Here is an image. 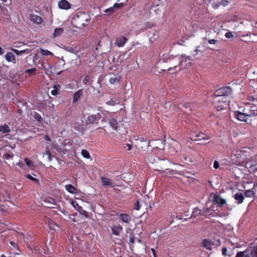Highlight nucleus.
Segmentation results:
<instances>
[{
	"label": "nucleus",
	"mask_w": 257,
	"mask_h": 257,
	"mask_svg": "<svg viewBox=\"0 0 257 257\" xmlns=\"http://www.w3.org/2000/svg\"><path fill=\"white\" fill-rule=\"evenodd\" d=\"M109 124L113 130L117 132L118 133H120L119 132L120 128L118 126V123L115 118L111 117L109 119Z\"/></svg>",
	"instance_id": "obj_13"
},
{
	"label": "nucleus",
	"mask_w": 257,
	"mask_h": 257,
	"mask_svg": "<svg viewBox=\"0 0 257 257\" xmlns=\"http://www.w3.org/2000/svg\"><path fill=\"white\" fill-rule=\"evenodd\" d=\"M225 97L213 98V103L218 111L222 110L225 106Z\"/></svg>",
	"instance_id": "obj_4"
},
{
	"label": "nucleus",
	"mask_w": 257,
	"mask_h": 257,
	"mask_svg": "<svg viewBox=\"0 0 257 257\" xmlns=\"http://www.w3.org/2000/svg\"><path fill=\"white\" fill-rule=\"evenodd\" d=\"M213 202L214 204L217 205L218 206H221L225 204V199L221 198L219 195H214Z\"/></svg>",
	"instance_id": "obj_16"
},
{
	"label": "nucleus",
	"mask_w": 257,
	"mask_h": 257,
	"mask_svg": "<svg viewBox=\"0 0 257 257\" xmlns=\"http://www.w3.org/2000/svg\"><path fill=\"white\" fill-rule=\"evenodd\" d=\"M111 230L113 234L118 236L122 232L123 228L121 225L118 224L116 225H113L111 228Z\"/></svg>",
	"instance_id": "obj_15"
},
{
	"label": "nucleus",
	"mask_w": 257,
	"mask_h": 257,
	"mask_svg": "<svg viewBox=\"0 0 257 257\" xmlns=\"http://www.w3.org/2000/svg\"><path fill=\"white\" fill-rule=\"evenodd\" d=\"M213 95L214 96L213 98H215L216 97H225V87H222L216 90L214 92Z\"/></svg>",
	"instance_id": "obj_18"
},
{
	"label": "nucleus",
	"mask_w": 257,
	"mask_h": 257,
	"mask_svg": "<svg viewBox=\"0 0 257 257\" xmlns=\"http://www.w3.org/2000/svg\"><path fill=\"white\" fill-rule=\"evenodd\" d=\"M24 162L28 167L34 166L33 162L28 158H25Z\"/></svg>",
	"instance_id": "obj_39"
},
{
	"label": "nucleus",
	"mask_w": 257,
	"mask_h": 257,
	"mask_svg": "<svg viewBox=\"0 0 257 257\" xmlns=\"http://www.w3.org/2000/svg\"><path fill=\"white\" fill-rule=\"evenodd\" d=\"M246 153V151L244 150H237L236 151V153L234 155L236 156V157L238 159H242L244 160L243 157L245 156L244 154Z\"/></svg>",
	"instance_id": "obj_28"
},
{
	"label": "nucleus",
	"mask_w": 257,
	"mask_h": 257,
	"mask_svg": "<svg viewBox=\"0 0 257 257\" xmlns=\"http://www.w3.org/2000/svg\"><path fill=\"white\" fill-rule=\"evenodd\" d=\"M26 177L29 179H30L32 182H33L34 183L38 184H39V181L37 179L33 177L30 174H28L25 175Z\"/></svg>",
	"instance_id": "obj_35"
},
{
	"label": "nucleus",
	"mask_w": 257,
	"mask_h": 257,
	"mask_svg": "<svg viewBox=\"0 0 257 257\" xmlns=\"http://www.w3.org/2000/svg\"><path fill=\"white\" fill-rule=\"evenodd\" d=\"M101 181L102 185L103 186H112V183L111 181L107 178L102 177L101 178Z\"/></svg>",
	"instance_id": "obj_22"
},
{
	"label": "nucleus",
	"mask_w": 257,
	"mask_h": 257,
	"mask_svg": "<svg viewBox=\"0 0 257 257\" xmlns=\"http://www.w3.org/2000/svg\"><path fill=\"white\" fill-rule=\"evenodd\" d=\"M62 213H63L64 215H66L67 211H66L64 209L61 211Z\"/></svg>",
	"instance_id": "obj_63"
},
{
	"label": "nucleus",
	"mask_w": 257,
	"mask_h": 257,
	"mask_svg": "<svg viewBox=\"0 0 257 257\" xmlns=\"http://www.w3.org/2000/svg\"><path fill=\"white\" fill-rule=\"evenodd\" d=\"M124 5H125L124 3H119V4L115 3L113 5V7H114V8L119 9V8H122L124 6Z\"/></svg>",
	"instance_id": "obj_42"
},
{
	"label": "nucleus",
	"mask_w": 257,
	"mask_h": 257,
	"mask_svg": "<svg viewBox=\"0 0 257 257\" xmlns=\"http://www.w3.org/2000/svg\"><path fill=\"white\" fill-rule=\"evenodd\" d=\"M89 82V76L87 75L85 78L83 80V83L85 85H88Z\"/></svg>",
	"instance_id": "obj_44"
},
{
	"label": "nucleus",
	"mask_w": 257,
	"mask_h": 257,
	"mask_svg": "<svg viewBox=\"0 0 257 257\" xmlns=\"http://www.w3.org/2000/svg\"><path fill=\"white\" fill-rule=\"evenodd\" d=\"M213 210V209L208 207L203 208V209L202 210L203 215H204L205 216L209 215L210 214H211L212 213Z\"/></svg>",
	"instance_id": "obj_33"
},
{
	"label": "nucleus",
	"mask_w": 257,
	"mask_h": 257,
	"mask_svg": "<svg viewBox=\"0 0 257 257\" xmlns=\"http://www.w3.org/2000/svg\"><path fill=\"white\" fill-rule=\"evenodd\" d=\"M99 119H98V117H97V115H96L95 114H92L90 115H89L87 117V118L86 119V124H97L98 123V120Z\"/></svg>",
	"instance_id": "obj_11"
},
{
	"label": "nucleus",
	"mask_w": 257,
	"mask_h": 257,
	"mask_svg": "<svg viewBox=\"0 0 257 257\" xmlns=\"http://www.w3.org/2000/svg\"><path fill=\"white\" fill-rule=\"evenodd\" d=\"M98 119L102 121H106L111 117V113L106 110H102L97 113Z\"/></svg>",
	"instance_id": "obj_6"
},
{
	"label": "nucleus",
	"mask_w": 257,
	"mask_h": 257,
	"mask_svg": "<svg viewBox=\"0 0 257 257\" xmlns=\"http://www.w3.org/2000/svg\"><path fill=\"white\" fill-rule=\"evenodd\" d=\"M44 201L46 203H49V205L47 206L50 208H56L57 204L56 203L55 199L52 197L46 198Z\"/></svg>",
	"instance_id": "obj_12"
},
{
	"label": "nucleus",
	"mask_w": 257,
	"mask_h": 257,
	"mask_svg": "<svg viewBox=\"0 0 257 257\" xmlns=\"http://www.w3.org/2000/svg\"><path fill=\"white\" fill-rule=\"evenodd\" d=\"M234 115L237 119L242 121H246L247 117L249 116L248 115L246 114L243 111V112L234 111Z\"/></svg>",
	"instance_id": "obj_9"
},
{
	"label": "nucleus",
	"mask_w": 257,
	"mask_h": 257,
	"mask_svg": "<svg viewBox=\"0 0 257 257\" xmlns=\"http://www.w3.org/2000/svg\"><path fill=\"white\" fill-rule=\"evenodd\" d=\"M233 96L232 88L230 86H226V97L229 96L232 98Z\"/></svg>",
	"instance_id": "obj_31"
},
{
	"label": "nucleus",
	"mask_w": 257,
	"mask_h": 257,
	"mask_svg": "<svg viewBox=\"0 0 257 257\" xmlns=\"http://www.w3.org/2000/svg\"><path fill=\"white\" fill-rule=\"evenodd\" d=\"M219 167V163L217 161H215L214 162L213 167L215 169H218Z\"/></svg>",
	"instance_id": "obj_54"
},
{
	"label": "nucleus",
	"mask_w": 257,
	"mask_h": 257,
	"mask_svg": "<svg viewBox=\"0 0 257 257\" xmlns=\"http://www.w3.org/2000/svg\"><path fill=\"white\" fill-rule=\"evenodd\" d=\"M244 256V252L242 251H239L237 253L235 257H243Z\"/></svg>",
	"instance_id": "obj_53"
},
{
	"label": "nucleus",
	"mask_w": 257,
	"mask_h": 257,
	"mask_svg": "<svg viewBox=\"0 0 257 257\" xmlns=\"http://www.w3.org/2000/svg\"><path fill=\"white\" fill-rule=\"evenodd\" d=\"M8 146H4V148H1L0 150L1 151V153L3 154V158L4 159H6L7 160H10V159H12L14 157V155L13 153L10 150H8L6 148V147ZM12 149H14L15 146H14V147H12V146H9Z\"/></svg>",
	"instance_id": "obj_5"
},
{
	"label": "nucleus",
	"mask_w": 257,
	"mask_h": 257,
	"mask_svg": "<svg viewBox=\"0 0 257 257\" xmlns=\"http://www.w3.org/2000/svg\"><path fill=\"white\" fill-rule=\"evenodd\" d=\"M226 38H234V35L232 34L230 32H228L226 33Z\"/></svg>",
	"instance_id": "obj_46"
},
{
	"label": "nucleus",
	"mask_w": 257,
	"mask_h": 257,
	"mask_svg": "<svg viewBox=\"0 0 257 257\" xmlns=\"http://www.w3.org/2000/svg\"><path fill=\"white\" fill-rule=\"evenodd\" d=\"M221 251H222V255L225 256V247H223L222 248Z\"/></svg>",
	"instance_id": "obj_57"
},
{
	"label": "nucleus",
	"mask_w": 257,
	"mask_h": 257,
	"mask_svg": "<svg viewBox=\"0 0 257 257\" xmlns=\"http://www.w3.org/2000/svg\"><path fill=\"white\" fill-rule=\"evenodd\" d=\"M1 9L3 11H8L7 9L4 7H0Z\"/></svg>",
	"instance_id": "obj_60"
},
{
	"label": "nucleus",
	"mask_w": 257,
	"mask_h": 257,
	"mask_svg": "<svg viewBox=\"0 0 257 257\" xmlns=\"http://www.w3.org/2000/svg\"><path fill=\"white\" fill-rule=\"evenodd\" d=\"M234 198L237 201L238 204H241L243 202L244 197L242 193H237L234 195Z\"/></svg>",
	"instance_id": "obj_23"
},
{
	"label": "nucleus",
	"mask_w": 257,
	"mask_h": 257,
	"mask_svg": "<svg viewBox=\"0 0 257 257\" xmlns=\"http://www.w3.org/2000/svg\"><path fill=\"white\" fill-rule=\"evenodd\" d=\"M6 60L9 62H12L13 64L17 63L16 56L12 52H8L5 55Z\"/></svg>",
	"instance_id": "obj_19"
},
{
	"label": "nucleus",
	"mask_w": 257,
	"mask_h": 257,
	"mask_svg": "<svg viewBox=\"0 0 257 257\" xmlns=\"http://www.w3.org/2000/svg\"><path fill=\"white\" fill-rule=\"evenodd\" d=\"M81 154H82V156L86 159H89L90 157L89 153L86 150H84V149L82 150Z\"/></svg>",
	"instance_id": "obj_37"
},
{
	"label": "nucleus",
	"mask_w": 257,
	"mask_h": 257,
	"mask_svg": "<svg viewBox=\"0 0 257 257\" xmlns=\"http://www.w3.org/2000/svg\"><path fill=\"white\" fill-rule=\"evenodd\" d=\"M71 204L75 209L78 211L80 214L84 216L86 218L88 217V212L86 210L83 209L82 207L79 206L76 201H72Z\"/></svg>",
	"instance_id": "obj_8"
},
{
	"label": "nucleus",
	"mask_w": 257,
	"mask_h": 257,
	"mask_svg": "<svg viewBox=\"0 0 257 257\" xmlns=\"http://www.w3.org/2000/svg\"><path fill=\"white\" fill-rule=\"evenodd\" d=\"M127 41V39L124 36H121L116 40V43L118 47H121L124 46Z\"/></svg>",
	"instance_id": "obj_21"
},
{
	"label": "nucleus",
	"mask_w": 257,
	"mask_h": 257,
	"mask_svg": "<svg viewBox=\"0 0 257 257\" xmlns=\"http://www.w3.org/2000/svg\"><path fill=\"white\" fill-rule=\"evenodd\" d=\"M135 209L137 210H139L140 209V202L139 200H137L135 203Z\"/></svg>",
	"instance_id": "obj_47"
},
{
	"label": "nucleus",
	"mask_w": 257,
	"mask_h": 257,
	"mask_svg": "<svg viewBox=\"0 0 257 257\" xmlns=\"http://www.w3.org/2000/svg\"><path fill=\"white\" fill-rule=\"evenodd\" d=\"M58 5L59 8L62 10H69L71 8V5L67 0L59 1Z\"/></svg>",
	"instance_id": "obj_10"
},
{
	"label": "nucleus",
	"mask_w": 257,
	"mask_h": 257,
	"mask_svg": "<svg viewBox=\"0 0 257 257\" xmlns=\"http://www.w3.org/2000/svg\"><path fill=\"white\" fill-rule=\"evenodd\" d=\"M45 140L47 141H51V138L47 135H46L45 137Z\"/></svg>",
	"instance_id": "obj_56"
},
{
	"label": "nucleus",
	"mask_w": 257,
	"mask_h": 257,
	"mask_svg": "<svg viewBox=\"0 0 257 257\" xmlns=\"http://www.w3.org/2000/svg\"><path fill=\"white\" fill-rule=\"evenodd\" d=\"M248 99L251 101L254 102V103H255V101L257 100L256 98H254L253 96H248Z\"/></svg>",
	"instance_id": "obj_49"
},
{
	"label": "nucleus",
	"mask_w": 257,
	"mask_h": 257,
	"mask_svg": "<svg viewBox=\"0 0 257 257\" xmlns=\"http://www.w3.org/2000/svg\"><path fill=\"white\" fill-rule=\"evenodd\" d=\"M11 50L18 55H20L25 53L28 54L30 52V51L29 49H25L19 51L16 49L11 48Z\"/></svg>",
	"instance_id": "obj_29"
},
{
	"label": "nucleus",
	"mask_w": 257,
	"mask_h": 257,
	"mask_svg": "<svg viewBox=\"0 0 257 257\" xmlns=\"http://www.w3.org/2000/svg\"><path fill=\"white\" fill-rule=\"evenodd\" d=\"M60 88V86L59 84H56L53 86V89L51 91V94L55 96L58 94V92Z\"/></svg>",
	"instance_id": "obj_30"
},
{
	"label": "nucleus",
	"mask_w": 257,
	"mask_h": 257,
	"mask_svg": "<svg viewBox=\"0 0 257 257\" xmlns=\"http://www.w3.org/2000/svg\"><path fill=\"white\" fill-rule=\"evenodd\" d=\"M237 20V17L236 16H234L233 18H232L231 20H228L229 21H236Z\"/></svg>",
	"instance_id": "obj_61"
},
{
	"label": "nucleus",
	"mask_w": 257,
	"mask_h": 257,
	"mask_svg": "<svg viewBox=\"0 0 257 257\" xmlns=\"http://www.w3.org/2000/svg\"><path fill=\"white\" fill-rule=\"evenodd\" d=\"M4 53V49L0 47V55H3Z\"/></svg>",
	"instance_id": "obj_59"
},
{
	"label": "nucleus",
	"mask_w": 257,
	"mask_h": 257,
	"mask_svg": "<svg viewBox=\"0 0 257 257\" xmlns=\"http://www.w3.org/2000/svg\"><path fill=\"white\" fill-rule=\"evenodd\" d=\"M222 5V6H224L225 5V4H224V1H222L221 2H219L218 4H216V5H214V8H218L220 5Z\"/></svg>",
	"instance_id": "obj_50"
},
{
	"label": "nucleus",
	"mask_w": 257,
	"mask_h": 257,
	"mask_svg": "<svg viewBox=\"0 0 257 257\" xmlns=\"http://www.w3.org/2000/svg\"><path fill=\"white\" fill-rule=\"evenodd\" d=\"M17 165L19 166L22 169L25 168V164L22 162H19L17 163Z\"/></svg>",
	"instance_id": "obj_51"
},
{
	"label": "nucleus",
	"mask_w": 257,
	"mask_h": 257,
	"mask_svg": "<svg viewBox=\"0 0 257 257\" xmlns=\"http://www.w3.org/2000/svg\"><path fill=\"white\" fill-rule=\"evenodd\" d=\"M216 42V40L214 39H210L208 41V43L210 44H215Z\"/></svg>",
	"instance_id": "obj_55"
},
{
	"label": "nucleus",
	"mask_w": 257,
	"mask_h": 257,
	"mask_svg": "<svg viewBox=\"0 0 257 257\" xmlns=\"http://www.w3.org/2000/svg\"><path fill=\"white\" fill-rule=\"evenodd\" d=\"M11 132L10 127L7 124L0 125V132L3 134L9 133Z\"/></svg>",
	"instance_id": "obj_24"
},
{
	"label": "nucleus",
	"mask_w": 257,
	"mask_h": 257,
	"mask_svg": "<svg viewBox=\"0 0 257 257\" xmlns=\"http://www.w3.org/2000/svg\"><path fill=\"white\" fill-rule=\"evenodd\" d=\"M253 256L257 257V247L254 249Z\"/></svg>",
	"instance_id": "obj_58"
},
{
	"label": "nucleus",
	"mask_w": 257,
	"mask_h": 257,
	"mask_svg": "<svg viewBox=\"0 0 257 257\" xmlns=\"http://www.w3.org/2000/svg\"><path fill=\"white\" fill-rule=\"evenodd\" d=\"M40 52L42 55L44 56L53 55L51 52L46 49H40Z\"/></svg>",
	"instance_id": "obj_36"
},
{
	"label": "nucleus",
	"mask_w": 257,
	"mask_h": 257,
	"mask_svg": "<svg viewBox=\"0 0 257 257\" xmlns=\"http://www.w3.org/2000/svg\"><path fill=\"white\" fill-rule=\"evenodd\" d=\"M65 189L70 193L75 194L76 193V189L75 187L71 184L66 185Z\"/></svg>",
	"instance_id": "obj_27"
},
{
	"label": "nucleus",
	"mask_w": 257,
	"mask_h": 257,
	"mask_svg": "<svg viewBox=\"0 0 257 257\" xmlns=\"http://www.w3.org/2000/svg\"><path fill=\"white\" fill-rule=\"evenodd\" d=\"M152 252H153V253L154 256V257H157L156 254V253H155V249H153V248H152Z\"/></svg>",
	"instance_id": "obj_62"
},
{
	"label": "nucleus",
	"mask_w": 257,
	"mask_h": 257,
	"mask_svg": "<svg viewBox=\"0 0 257 257\" xmlns=\"http://www.w3.org/2000/svg\"><path fill=\"white\" fill-rule=\"evenodd\" d=\"M64 30L62 28H56L54 30V32L53 33V36L54 37H58L62 35V34L63 33Z\"/></svg>",
	"instance_id": "obj_26"
},
{
	"label": "nucleus",
	"mask_w": 257,
	"mask_h": 257,
	"mask_svg": "<svg viewBox=\"0 0 257 257\" xmlns=\"http://www.w3.org/2000/svg\"><path fill=\"white\" fill-rule=\"evenodd\" d=\"M132 146H127V151H130L131 149H132Z\"/></svg>",
	"instance_id": "obj_64"
},
{
	"label": "nucleus",
	"mask_w": 257,
	"mask_h": 257,
	"mask_svg": "<svg viewBox=\"0 0 257 257\" xmlns=\"http://www.w3.org/2000/svg\"><path fill=\"white\" fill-rule=\"evenodd\" d=\"M255 193L252 190H247L244 192V196L246 197H253Z\"/></svg>",
	"instance_id": "obj_32"
},
{
	"label": "nucleus",
	"mask_w": 257,
	"mask_h": 257,
	"mask_svg": "<svg viewBox=\"0 0 257 257\" xmlns=\"http://www.w3.org/2000/svg\"><path fill=\"white\" fill-rule=\"evenodd\" d=\"M239 164L242 166H245V168L249 169V172H255L257 171V168H255L257 165V161L252 160H249L246 162L241 163L239 161Z\"/></svg>",
	"instance_id": "obj_3"
},
{
	"label": "nucleus",
	"mask_w": 257,
	"mask_h": 257,
	"mask_svg": "<svg viewBox=\"0 0 257 257\" xmlns=\"http://www.w3.org/2000/svg\"><path fill=\"white\" fill-rule=\"evenodd\" d=\"M34 117L36 118L39 122H41L42 121V117L41 116L40 114L38 113H35L34 114Z\"/></svg>",
	"instance_id": "obj_41"
},
{
	"label": "nucleus",
	"mask_w": 257,
	"mask_h": 257,
	"mask_svg": "<svg viewBox=\"0 0 257 257\" xmlns=\"http://www.w3.org/2000/svg\"><path fill=\"white\" fill-rule=\"evenodd\" d=\"M83 95V89H81L77 91L73 96V102H77L80 99V98Z\"/></svg>",
	"instance_id": "obj_20"
},
{
	"label": "nucleus",
	"mask_w": 257,
	"mask_h": 257,
	"mask_svg": "<svg viewBox=\"0 0 257 257\" xmlns=\"http://www.w3.org/2000/svg\"><path fill=\"white\" fill-rule=\"evenodd\" d=\"M119 101L117 99H111L109 101L107 102L106 103L108 105L113 106L115 104L118 103Z\"/></svg>",
	"instance_id": "obj_38"
},
{
	"label": "nucleus",
	"mask_w": 257,
	"mask_h": 257,
	"mask_svg": "<svg viewBox=\"0 0 257 257\" xmlns=\"http://www.w3.org/2000/svg\"><path fill=\"white\" fill-rule=\"evenodd\" d=\"M30 16L31 20L34 24L40 25L43 22V20L42 18L40 16H39L33 14H30Z\"/></svg>",
	"instance_id": "obj_14"
},
{
	"label": "nucleus",
	"mask_w": 257,
	"mask_h": 257,
	"mask_svg": "<svg viewBox=\"0 0 257 257\" xmlns=\"http://www.w3.org/2000/svg\"><path fill=\"white\" fill-rule=\"evenodd\" d=\"M245 113L249 116V117L254 116L257 115V100L255 103L250 104L247 103L243 109Z\"/></svg>",
	"instance_id": "obj_2"
},
{
	"label": "nucleus",
	"mask_w": 257,
	"mask_h": 257,
	"mask_svg": "<svg viewBox=\"0 0 257 257\" xmlns=\"http://www.w3.org/2000/svg\"><path fill=\"white\" fill-rule=\"evenodd\" d=\"M120 78V77H117L116 76H114L113 77H112L109 79V82L111 84L114 83L116 81H119V79Z\"/></svg>",
	"instance_id": "obj_40"
},
{
	"label": "nucleus",
	"mask_w": 257,
	"mask_h": 257,
	"mask_svg": "<svg viewBox=\"0 0 257 257\" xmlns=\"http://www.w3.org/2000/svg\"><path fill=\"white\" fill-rule=\"evenodd\" d=\"M10 244L15 248L18 249V246L17 243L14 241H10Z\"/></svg>",
	"instance_id": "obj_48"
},
{
	"label": "nucleus",
	"mask_w": 257,
	"mask_h": 257,
	"mask_svg": "<svg viewBox=\"0 0 257 257\" xmlns=\"http://www.w3.org/2000/svg\"><path fill=\"white\" fill-rule=\"evenodd\" d=\"M129 238H130V239H129V241L130 243H134V242H135V240H134V236L133 235H130L129 236Z\"/></svg>",
	"instance_id": "obj_52"
},
{
	"label": "nucleus",
	"mask_w": 257,
	"mask_h": 257,
	"mask_svg": "<svg viewBox=\"0 0 257 257\" xmlns=\"http://www.w3.org/2000/svg\"><path fill=\"white\" fill-rule=\"evenodd\" d=\"M217 243L215 244L211 241L209 239H205L203 240L202 246L207 249L211 250L213 246L216 245V246H220L221 244V241L219 239H217Z\"/></svg>",
	"instance_id": "obj_7"
},
{
	"label": "nucleus",
	"mask_w": 257,
	"mask_h": 257,
	"mask_svg": "<svg viewBox=\"0 0 257 257\" xmlns=\"http://www.w3.org/2000/svg\"><path fill=\"white\" fill-rule=\"evenodd\" d=\"M72 22L74 27L81 28L84 27L88 21L86 15L84 14H81L74 16Z\"/></svg>",
	"instance_id": "obj_1"
},
{
	"label": "nucleus",
	"mask_w": 257,
	"mask_h": 257,
	"mask_svg": "<svg viewBox=\"0 0 257 257\" xmlns=\"http://www.w3.org/2000/svg\"><path fill=\"white\" fill-rule=\"evenodd\" d=\"M36 71L35 68L29 69L26 70L25 72L29 74H31Z\"/></svg>",
	"instance_id": "obj_45"
},
{
	"label": "nucleus",
	"mask_w": 257,
	"mask_h": 257,
	"mask_svg": "<svg viewBox=\"0 0 257 257\" xmlns=\"http://www.w3.org/2000/svg\"><path fill=\"white\" fill-rule=\"evenodd\" d=\"M198 215H203L202 210L197 207H196L193 209L192 214L190 218H195Z\"/></svg>",
	"instance_id": "obj_25"
},
{
	"label": "nucleus",
	"mask_w": 257,
	"mask_h": 257,
	"mask_svg": "<svg viewBox=\"0 0 257 257\" xmlns=\"http://www.w3.org/2000/svg\"><path fill=\"white\" fill-rule=\"evenodd\" d=\"M114 9L115 8H114V7L109 8L105 10H104V12L105 13H109L111 14H112V13H113L114 12Z\"/></svg>",
	"instance_id": "obj_43"
},
{
	"label": "nucleus",
	"mask_w": 257,
	"mask_h": 257,
	"mask_svg": "<svg viewBox=\"0 0 257 257\" xmlns=\"http://www.w3.org/2000/svg\"><path fill=\"white\" fill-rule=\"evenodd\" d=\"M48 225L50 227V229L55 230V226L58 227L57 224L55 223L52 220H49L48 221Z\"/></svg>",
	"instance_id": "obj_34"
},
{
	"label": "nucleus",
	"mask_w": 257,
	"mask_h": 257,
	"mask_svg": "<svg viewBox=\"0 0 257 257\" xmlns=\"http://www.w3.org/2000/svg\"><path fill=\"white\" fill-rule=\"evenodd\" d=\"M120 220L125 223H129L131 221V216L126 213H120L118 215Z\"/></svg>",
	"instance_id": "obj_17"
}]
</instances>
